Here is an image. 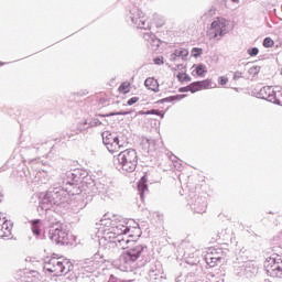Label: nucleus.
<instances>
[{
    "label": "nucleus",
    "mask_w": 282,
    "mask_h": 282,
    "mask_svg": "<svg viewBox=\"0 0 282 282\" xmlns=\"http://www.w3.org/2000/svg\"><path fill=\"white\" fill-rule=\"evenodd\" d=\"M129 230L124 224L116 223L106 216L97 224L96 235L99 246L105 247L106 250H116V248L126 250L119 257V264H117L122 272L140 268L142 264L138 260L147 252V247L129 239L131 237L127 235Z\"/></svg>",
    "instance_id": "1"
},
{
    "label": "nucleus",
    "mask_w": 282,
    "mask_h": 282,
    "mask_svg": "<svg viewBox=\"0 0 282 282\" xmlns=\"http://www.w3.org/2000/svg\"><path fill=\"white\" fill-rule=\"evenodd\" d=\"M69 197V192L63 187H53L41 196L40 208L42 210H50L52 206H61L65 204Z\"/></svg>",
    "instance_id": "2"
},
{
    "label": "nucleus",
    "mask_w": 282,
    "mask_h": 282,
    "mask_svg": "<svg viewBox=\"0 0 282 282\" xmlns=\"http://www.w3.org/2000/svg\"><path fill=\"white\" fill-rule=\"evenodd\" d=\"M117 169H121L127 173H133L138 166V152L133 149H128L120 152L115 159Z\"/></svg>",
    "instance_id": "3"
},
{
    "label": "nucleus",
    "mask_w": 282,
    "mask_h": 282,
    "mask_svg": "<svg viewBox=\"0 0 282 282\" xmlns=\"http://www.w3.org/2000/svg\"><path fill=\"white\" fill-rule=\"evenodd\" d=\"M44 270L52 272L54 276H62L72 270V263L67 259L52 257L44 262Z\"/></svg>",
    "instance_id": "4"
},
{
    "label": "nucleus",
    "mask_w": 282,
    "mask_h": 282,
    "mask_svg": "<svg viewBox=\"0 0 282 282\" xmlns=\"http://www.w3.org/2000/svg\"><path fill=\"white\" fill-rule=\"evenodd\" d=\"M128 18L130 19L131 23L137 25V28L140 30H149L151 28V24L147 20V15H144L142 10H140L138 7L130 9Z\"/></svg>",
    "instance_id": "5"
},
{
    "label": "nucleus",
    "mask_w": 282,
    "mask_h": 282,
    "mask_svg": "<svg viewBox=\"0 0 282 282\" xmlns=\"http://www.w3.org/2000/svg\"><path fill=\"white\" fill-rule=\"evenodd\" d=\"M48 238L55 243H68L69 232L61 224L56 223L55 227L48 230Z\"/></svg>",
    "instance_id": "6"
},
{
    "label": "nucleus",
    "mask_w": 282,
    "mask_h": 282,
    "mask_svg": "<svg viewBox=\"0 0 282 282\" xmlns=\"http://www.w3.org/2000/svg\"><path fill=\"white\" fill-rule=\"evenodd\" d=\"M228 25H230L228 20L224 18H217L212 22L209 32L214 39H218V36L221 39V36H226V34H228Z\"/></svg>",
    "instance_id": "7"
},
{
    "label": "nucleus",
    "mask_w": 282,
    "mask_h": 282,
    "mask_svg": "<svg viewBox=\"0 0 282 282\" xmlns=\"http://www.w3.org/2000/svg\"><path fill=\"white\" fill-rule=\"evenodd\" d=\"M101 138L109 153H118V151H120V140L116 133L105 131L102 132Z\"/></svg>",
    "instance_id": "8"
},
{
    "label": "nucleus",
    "mask_w": 282,
    "mask_h": 282,
    "mask_svg": "<svg viewBox=\"0 0 282 282\" xmlns=\"http://www.w3.org/2000/svg\"><path fill=\"white\" fill-rule=\"evenodd\" d=\"M87 204H89V196L85 192H80V194H76L72 204L70 208L73 213H79L80 210H84V208H87Z\"/></svg>",
    "instance_id": "9"
},
{
    "label": "nucleus",
    "mask_w": 282,
    "mask_h": 282,
    "mask_svg": "<svg viewBox=\"0 0 282 282\" xmlns=\"http://www.w3.org/2000/svg\"><path fill=\"white\" fill-rule=\"evenodd\" d=\"M221 259H224V252L221 249L210 248L205 256V261L209 268H215V265L221 263Z\"/></svg>",
    "instance_id": "10"
},
{
    "label": "nucleus",
    "mask_w": 282,
    "mask_h": 282,
    "mask_svg": "<svg viewBox=\"0 0 282 282\" xmlns=\"http://www.w3.org/2000/svg\"><path fill=\"white\" fill-rule=\"evenodd\" d=\"M80 182V176H78V173L76 171H68L63 176V184L66 186H76Z\"/></svg>",
    "instance_id": "11"
},
{
    "label": "nucleus",
    "mask_w": 282,
    "mask_h": 282,
    "mask_svg": "<svg viewBox=\"0 0 282 282\" xmlns=\"http://www.w3.org/2000/svg\"><path fill=\"white\" fill-rule=\"evenodd\" d=\"M10 235H12V223L0 216V237H10Z\"/></svg>",
    "instance_id": "12"
},
{
    "label": "nucleus",
    "mask_w": 282,
    "mask_h": 282,
    "mask_svg": "<svg viewBox=\"0 0 282 282\" xmlns=\"http://www.w3.org/2000/svg\"><path fill=\"white\" fill-rule=\"evenodd\" d=\"M273 94H274V88L270 86H264L258 91V98H261L262 100H268L271 102L273 100Z\"/></svg>",
    "instance_id": "13"
},
{
    "label": "nucleus",
    "mask_w": 282,
    "mask_h": 282,
    "mask_svg": "<svg viewBox=\"0 0 282 282\" xmlns=\"http://www.w3.org/2000/svg\"><path fill=\"white\" fill-rule=\"evenodd\" d=\"M143 39L152 50H158V47H160V39H158L155 34L147 32L143 34Z\"/></svg>",
    "instance_id": "14"
},
{
    "label": "nucleus",
    "mask_w": 282,
    "mask_h": 282,
    "mask_svg": "<svg viewBox=\"0 0 282 282\" xmlns=\"http://www.w3.org/2000/svg\"><path fill=\"white\" fill-rule=\"evenodd\" d=\"M267 273L269 276H282V267L281 263L275 262V264L271 265V268L267 269Z\"/></svg>",
    "instance_id": "15"
},
{
    "label": "nucleus",
    "mask_w": 282,
    "mask_h": 282,
    "mask_svg": "<svg viewBox=\"0 0 282 282\" xmlns=\"http://www.w3.org/2000/svg\"><path fill=\"white\" fill-rule=\"evenodd\" d=\"M144 85L148 89H151V91H160V85L153 77L147 78Z\"/></svg>",
    "instance_id": "16"
},
{
    "label": "nucleus",
    "mask_w": 282,
    "mask_h": 282,
    "mask_svg": "<svg viewBox=\"0 0 282 282\" xmlns=\"http://www.w3.org/2000/svg\"><path fill=\"white\" fill-rule=\"evenodd\" d=\"M184 257H185V259L197 258V249H195V247H193L192 245H187L185 247Z\"/></svg>",
    "instance_id": "17"
},
{
    "label": "nucleus",
    "mask_w": 282,
    "mask_h": 282,
    "mask_svg": "<svg viewBox=\"0 0 282 282\" xmlns=\"http://www.w3.org/2000/svg\"><path fill=\"white\" fill-rule=\"evenodd\" d=\"M138 191H139V195H140L141 199H144V193L149 192V186L147 185V181L144 180V177H142L139 181Z\"/></svg>",
    "instance_id": "18"
},
{
    "label": "nucleus",
    "mask_w": 282,
    "mask_h": 282,
    "mask_svg": "<svg viewBox=\"0 0 282 282\" xmlns=\"http://www.w3.org/2000/svg\"><path fill=\"white\" fill-rule=\"evenodd\" d=\"M271 102L273 105H281L282 106V89L275 88L273 89V95H272Z\"/></svg>",
    "instance_id": "19"
},
{
    "label": "nucleus",
    "mask_w": 282,
    "mask_h": 282,
    "mask_svg": "<svg viewBox=\"0 0 282 282\" xmlns=\"http://www.w3.org/2000/svg\"><path fill=\"white\" fill-rule=\"evenodd\" d=\"M141 144L147 149L148 151H153L155 149V141L152 139H142Z\"/></svg>",
    "instance_id": "20"
},
{
    "label": "nucleus",
    "mask_w": 282,
    "mask_h": 282,
    "mask_svg": "<svg viewBox=\"0 0 282 282\" xmlns=\"http://www.w3.org/2000/svg\"><path fill=\"white\" fill-rule=\"evenodd\" d=\"M173 53L174 56L182 58L183 61H186V57L188 56V50L186 48H176Z\"/></svg>",
    "instance_id": "21"
},
{
    "label": "nucleus",
    "mask_w": 282,
    "mask_h": 282,
    "mask_svg": "<svg viewBox=\"0 0 282 282\" xmlns=\"http://www.w3.org/2000/svg\"><path fill=\"white\" fill-rule=\"evenodd\" d=\"M194 67L197 76L204 77V75L208 73V69H206V65L204 64H198Z\"/></svg>",
    "instance_id": "22"
},
{
    "label": "nucleus",
    "mask_w": 282,
    "mask_h": 282,
    "mask_svg": "<svg viewBox=\"0 0 282 282\" xmlns=\"http://www.w3.org/2000/svg\"><path fill=\"white\" fill-rule=\"evenodd\" d=\"M82 270H83V272H88V273L94 272V270H96V267L94 265V261L85 262L82 265Z\"/></svg>",
    "instance_id": "23"
},
{
    "label": "nucleus",
    "mask_w": 282,
    "mask_h": 282,
    "mask_svg": "<svg viewBox=\"0 0 282 282\" xmlns=\"http://www.w3.org/2000/svg\"><path fill=\"white\" fill-rule=\"evenodd\" d=\"M198 84L200 85V90L202 89H215L216 86H213V80L210 79H205L202 82H198Z\"/></svg>",
    "instance_id": "24"
},
{
    "label": "nucleus",
    "mask_w": 282,
    "mask_h": 282,
    "mask_svg": "<svg viewBox=\"0 0 282 282\" xmlns=\"http://www.w3.org/2000/svg\"><path fill=\"white\" fill-rule=\"evenodd\" d=\"M276 263V258L275 257H268L264 261V269L265 271L271 268V265Z\"/></svg>",
    "instance_id": "25"
},
{
    "label": "nucleus",
    "mask_w": 282,
    "mask_h": 282,
    "mask_svg": "<svg viewBox=\"0 0 282 282\" xmlns=\"http://www.w3.org/2000/svg\"><path fill=\"white\" fill-rule=\"evenodd\" d=\"M259 72H261V66H252L248 69V74L249 76H251L252 78H254V76H257L259 74Z\"/></svg>",
    "instance_id": "26"
},
{
    "label": "nucleus",
    "mask_w": 282,
    "mask_h": 282,
    "mask_svg": "<svg viewBox=\"0 0 282 282\" xmlns=\"http://www.w3.org/2000/svg\"><path fill=\"white\" fill-rule=\"evenodd\" d=\"M130 87H131V84H129L128 82H124V83H122V84L120 85L119 91H120L121 94H129Z\"/></svg>",
    "instance_id": "27"
},
{
    "label": "nucleus",
    "mask_w": 282,
    "mask_h": 282,
    "mask_svg": "<svg viewBox=\"0 0 282 282\" xmlns=\"http://www.w3.org/2000/svg\"><path fill=\"white\" fill-rule=\"evenodd\" d=\"M188 89H189V91H191L192 94H195L196 91H202L199 82L192 83V84L188 86Z\"/></svg>",
    "instance_id": "28"
},
{
    "label": "nucleus",
    "mask_w": 282,
    "mask_h": 282,
    "mask_svg": "<svg viewBox=\"0 0 282 282\" xmlns=\"http://www.w3.org/2000/svg\"><path fill=\"white\" fill-rule=\"evenodd\" d=\"M182 98H186V95L166 97L165 99H163V102H173L174 100H182Z\"/></svg>",
    "instance_id": "29"
},
{
    "label": "nucleus",
    "mask_w": 282,
    "mask_h": 282,
    "mask_svg": "<svg viewBox=\"0 0 282 282\" xmlns=\"http://www.w3.org/2000/svg\"><path fill=\"white\" fill-rule=\"evenodd\" d=\"M162 274V271L160 269H152L149 272L150 279H153L154 281L158 280V278Z\"/></svg>",
    "instance_id": "30"
},
{
    "label": "nucleus",
    "mask_w": 282,
    "mask_h": 282,
    "mask_svg": "<svg viewBox=\"0 0 282 282\" xmlns=\"http://www.w3.org/2000/svg\"><path fill=\"white\" fill-rule=\"evenodd\" d=\"M89 123L87 121H83L80 123L77 124V131L79 133H83V131H87V129H89Z\"/></svg>",
    "instance_id": "31"
},
{
    "label": "nucleus",
    "mask_w": 282,
    "mask_h": 282,
    "mask_svg": "<svg viewBox=\"0 0 282 282\" xmlns=\"http://www.w3.org/2000/svg\"><path fill=\"white\" fill-rule=\"evenodd\" d=\"M176 78H178L180 83L189 82L191 76L186 75V73H178L176 75Z\"/></svg>",
    "instance_id": "32"
},
{
    "label": "nucleus",
    "mask_w": 282,
    "mask_h": 282,
    "mask_svg": "<svg viewBox=\"0 0 282 282\" xmlns=\"http://www.w3.org/2000/svg\"><path fill=\"white\" fill-rule=\"evenodd\" d=\"M41 220H33V224H32V231L34 235H41V230L39 229V223Z\"/></svg>",
    "instance_id": "33"
},
{
    "label": "nucleus",
    "mask_w": 282,
    "mask_h": 282,
    "mask_svg": "<svg viewBox=\"0 0 282 282\" xmlns=\"http://www.w3.org/2000/svg\"><path fill=\"white\" fill-rule=\"evenodd\" d=\"M145 113H147V116L153 115V116H160V118H164V113H163L162 111L155 110V109L149 110V111L145 112Z\"/></svg>",
    "instance_id": "34"
},
{
    "label": "nucleus",
    "mask_w": 282,
    "mask_h": 282,
    "mask_svg": "<svg viewBox=\"0 0 282 282\" xmlns=\"http://www.w3.org/2000/svg\"><path fill=\"white\" fill-rule=\"evenodd\" d=\"M274 45V41L270 37H265L263 41V47H272Z\"/></svg>",
    "instance_id": "35"
},
{
    "label": "nucleus",
    "mask_w": 282,
    "mask_h": 282,
    "mask_svg": "<svg viewBox=\"0 0 282 282\" xmlns=\"http://www.w3.org/2000/svg\"><path fill=\"white\" fill-rule=\"evenodd\" d=\"M194 210L198 214L206 213V202H203L200 207H194Z\"/></svg>",
    "instance_id": "36"
},
{
    "label": "nucleus",
    "mask_w": 282,
    "mask_h": 282,
    "mask_svg": "<svg viewBox=\"0 0 282 282\" xmlns=\"http://www.w3.org/2000/svg\"><path fill=\"white\" fill-rule=\"evenodd\" d=\"M192 54L194 58H197L198 56H202V48L194 47L192 50Z\"/></svg>",
    "instance_id": "37"
},
{
    "label": "nucleus",
    "mask_w": 282,
    "mask_h": 282,
    "mask_svg": "<svg viewBox=\"0 0 282 282\" xmlns=\"http://www.w3.org/2000/svg\"><path fill=\"white\" fill-rule=\"evenodd\" d=\"M245 270L246 272H251L252 274L257 272V268L254 267V264H247Z\"/></svg>",
    "instance_id": "38"
},
{
    "label": "nucleus",
    "mask_w": 282,
    "mask_h": 282,
    "mask_svg": "<svg viewBox=\"0 0 282 282\" xmlns=\"http://www.w3.org/2000/svg\"><path fill=\"white\" fill-rule=\"evenodd\" d=\"M257 54H259V48L253 47V48L248 50V55L249 56H257Z\"/></svg>",
    "instance_id": "39"
},
{
    "label": "nucleus",
    "mask_w": 282,
    "mask_h": 282,
    "mask_svg": "<svg viewBox=\"0 0 282 282\" xmlns=\"http://www.w3.org/2000/svg\"><path fill=\"white\" fill-rule=\"evenodd\" d=\"M88 124H89V127H100V124H102V122H100V120H98V119H94Z\"/></svg>",
    "instance_id": "40"
},
{
    "label": "nucleus",
    "mask_w": 282,
    "mask_h": 282,
    "mask_svg": "<svg viewBox=\"0 0 282 282\" xmlns=\"http://www.w3.org/2000/svg\"><path fill=\"white\" fill-rule=\"evenodd\" d=\"M219 85H227L228 84V77L220 76L218 77Z\"/></svg>",
    "instance_id": "41"
},
{
    "label": "nucleus",
    "mask_w": 282,
    "mask_h": 282,
    "mask_svg": "<svg viewBox=\"0 0 282 282\" xmlns=\"http://www.w3.org/2000/svg\"><path fill=\"white\" fill-rule=\"evenodd\" d=\"M138 100H140L139 97H132L128 100V105L131 106V105H135V102H138Z\"/></svg>",
    "instance_id": "42"
},
{
    "label": "nucleus",
    "mask_w": 282,
    "mask_h": 282,
    "mask_svg": "<svg viewBox=\"0 0 282 282\" xmlns=\"http://www.w3.org/2000/svg\"><path fill=\"white\" fill-rule=\"evenodd\" d=\"M241 77H242L241 72L237 70L234 73V80H239V78H241Z\"/></svg>",
    "instance_id": "43"
},
{
    "label": "nucleus",
    "mask_w": 282,
    "mask_h": 282,
    "mask_svg": "<svg viewBox=\"0 0 282 282\" xmlns=\"http://www.w3.org/2000/svg\"><path fill=\"white\" fill-rule=\"evenodd\" d=\"M154 64L155 65H164V61H162V58H160V57H156V58H154Z\"/></svg>",
    "instance_id": "44"
},
{
    "label": "nucleus",
    "mask_w": 282,
    "mask_h": 282,
    "mask_svg": "<svg viewBox=\"0 0 282 282\" xmlns=\"http://www.w3.org/2000/svg\"><path fill=\"white\" fill-rule=\"evenodd\" d=\"M177 55H175V53H171L170 56H169V59L172 61V62H175L177 61Z\"/></svg>",
    "instance_id": "45"
},
{
    "label": "nucleus",
    "mask_w": 282,
    "mask_h": 282,
    "mask_svg": "<svg viewBox=\"0 0 282 282\" xmlns=\"http://www.w3.org/2000/svg\"><path fill=\"white\" fill-rule=\"evenodd\" d=\"M99 188V193H101L102 195L107 194V187H98Z\"/></svg>",
    "instance_id": "46"
},
{
    "label": "nucleus",
    "mask_w": 282,
    "mask_h": 282,
    "mask_svg": "<svg viewBox=\"0 0 282 282\" xmlns=\"http://www.w3.org/2000/svg\"><path fill=\"white\" fill-rule=\"evenodd\" d=\"M180 91H181V93L191 91V89H188V86H187V87L180 88Z\"/></svg>",
    "instance_id": "47"
},
{
    "label": "nucleus",
    "mask_w": 282,
    "mask_h": 282,
    "mask_svg": "<svg viewBox=\"0 0 282 282\" xmlns=\"http://www.w3.org/2000/svg\"><path fill=\"white\" fill-rule=\"evenodd\" d=\"M129 112H119V116H127Z\"/></svg>",
    "instance_id": "48"
},
{
    "label": "nucleus",
    "mask_w": 282,
    "mask_h": 282,
    "mask_svg": "<svg viewBox=\"0 0 282 282\" xmlns=\"http://www.w3.org/2000/svg\"><path fill=\"white\" fill-rule=\"evenodd\" d=\"M232 3H239V0H231Z\"/></svg>",
    "instance_id": "49"
},
{
    "label": "nucleus",
    "mask_w": 282,
    "mask_h": 282,
    "mask_svg": "<svg viewBox=\"0 0 282 282\" xmlns=\"http://www.w3.org/2000/svg\"><path fill=\"white\" fill-rule=\"evenodd\" d=\"M69 193H73V195H74V192H72V189H69Z\"/></svg>",
    "instance_id": "50"
}]
</instances>
